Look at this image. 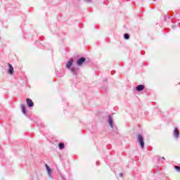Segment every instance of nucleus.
Listing matches in <instances>:
<instances>
[{"label":"nucleus","mask_w":180,"mask_h":180,"mask_svg":"<svg viewBox=\"0 0 180 180\" xmlns=\"http://www.w3.org/2000/svg\"><path fill=\"white\" fill-rule=\"evenodd\" d=\"M137 141L139 143L141 148H144V137H143L141 134L137 135Z\"/></svg>","instance_id":"f257e3e1"},{"label":"nucleus","mask_w":180,"mask_h":180,"mask_svg":"<svg viewBox=\"0 0 180 180\" xmlns=\"http://www.w3.org/2000/svg\"><path fill=\"white\" fill-rule=\"evenodd\" d=\"M86 61V58H81L77 61V65L81 67Z\"/></svg>","instance_id":"f03ea898"},{"label":"nucleus","mask_w":180,"mask_h":180,"mask_svg":"<svg viewBox=\"0 0 180 180\" xmlns=\"http://www.w3.org/2000/svg\"><path fill=\"white\" fill-rule=\"evenodd\" d=\"M26 102L28 108H33L34 106V103H33V101H32V99L27 98Z\"/></svg>","instance_id":"7ed1b4c3"},{"label":"nucleus","mask_w":180,"mask_h":180,"mask_svg":"<svg viewBox=\"0 0 180 180\" xmlns=\"http://www.w3.org/2000/svg\"><path fill=\"white\" fill-rule=\"evenodd\" d=\"M8 73L10 75H13V72H14L13 66H12L11 63H8Z\"/></svg>","instance_id":"20e7f679"},{"label":"nucleus","mask_w":180,"mask_h":180,"mask_svg":"<svg viewBox=\"0 0 180 180\" xmlns=\"http://www.w3.org/2000/svg\"><path fill=\"white\" fill-rule=\"evenodd\" d=\"M72 63H74V58H71L68 62L66 64L67 68H71V66L72 65Z\"/></svg>","instance_id":"39448f33"},{"label":"nucleus","mask_w":180,"mask_h":180,"mask_svg":"<svg viewBox=\"0 0 180 180\" xmlns=\"http://www.w3.org/2000/svg\"><path fill=\"white\" fill-rule=\"evenodd\" d=\"M108 123H109L110 127H112V129H113V127H114L113 120L112 119V116H110V115L108 116Z\"/></svg>","instance_id":"423d86ee"},{"label":"nucleus","mask_w":180,"mask_h":180,"mask_svg":"<svg viewBox=\"0 0 180 180\" xmlns=\"http://www.w3.org/2000/svg\"><path fill=\"white\" fill-rule=\"evenodd\" d=\"M174 137H176V139H178L179 137V130H178V128L174 129Z\"/></svg>","instance_id":"0eeeda50"},{"label":"nucleus","mask_w":180,"mask_h":180,"mask_svg":"<svg viewBox=\"0 0 180 180\" xmlns=\"http://www.w3.org/2000/svg\"><path fill=\"white\" fill-rule=\"evenodd\" d=\"M45 167L46 168V171L48 172V175L49 176H51V169L50 168V167H49V165H46Z\"/></svg>","instance_id":"6e6552de"},{"label":"nucleus","mask_w":180,"mask_h":180,"mask_svg":"<svg viewBox=\"0 0 180 180\" xmlns=\"http://www.w3.org/2000/svg\"><path fill=\"white\" fill-rule=\"evenodd\" d=\"M143 89H144V85H143V84H141V85H139L138 86H136V91H138L139 92L140 91H143Z\"/></svg>","instance_id":"1a4fd4ad"},{"label":"nucleus","mask_w":180,"mask_h":180,"mask_svg":"<svg viewBox=\"0 0 180 180\" xmlns=\"http://www.w3.org/2000/svg\"><path fill=\"white\" fill-rule=\"evenodd\" d=\"M21 110L24 115H26V105L21 104Z\"/></svg>","instance_id":"9d476101"},{"label":"nucleus","mask_w":180,"mask_h":180,"mask_svg":"<svg viewBox=\"0 0 180 180\" xmlns=\"http://www.w3.org/2000/svg\"><path fill=\"white\" fill-rule=\"evenodd\" d=\"M58 146H59L60 150H64V148L65 147V146L64 145L63 143H60Z\"/></svg>","instance_id":"9b49d317"},{"label":"nucleus","mask_w":180,"mask_h":180,"mask_svg":"<svg viewBox=\"0 0 180 180\" xmlns=\"http://www.w3.org/2000/svg\"><path fill=\"white\" fill-rule=\"evenodd\" d=\"M71 71L73 72V74H77V68L75 67L71 68Z\"/></svg>","instance_id":"f8f14e48"},{"label":"nucleus","mask_w":180,"mask_h":180,"mask_svg":"<svg viewBox=\"0 0 180 180\" xmlns=\"http://www.w3.org/2000/svg\"><path fill=\"white\" fill-rule=\"evenodd\" d=\"M124 39H126V40H128V39H130V36H129V34H124Z\"/></svg>","instance_id":"ddd939ff"},{"label":"nucleus","mask_w":180,"mask_h":180,"mask_svg":"<svg viewBox=\"0 0 180 180\" xmlns=\"http://www.w3.org/2000/svg\"><path fill=\"white\" fill-rule=\"evenodd\" d=\"M176 171H177V172H180V167L179 166H175L174 167Z\"/></svg>","instance_id":"4468645a"},{"label":"nucleus","mask_w":180,"mask_h":180,"mask_svg":"<svg viewBox=\"0 0 180 180\" xmlns=\"http://www.w3.org/2000/svg\"><path fill=\"white\" fill-rule=\"evenodd\" d=\"M86 2H91V0H86Z\"/></svg>","instance_id":"2eb2a0df"},{"label":"nucleus","mask_w":180,"mask_h":180,"mask_svg":"<svg viewBox=\"0 0 180 180\" xmlns=\"http://www.w3.org/2000/svg\"><path fill=\"white\" fill-rule=\"evenodd\" d=\"M120 176H123V173H120Z\"/></svg>","instance_id":"dca6fc26"},{"label":"nucleus","mask_w":180,"mask_h":180,"mask_svg":"<svg viewBox=\"0 0 180 180\" xmlns=\"http://www.w3.org/2000/svg\"><path fill=\"white\" fill-rule=\"evenodd\" d=\"M162 159H163V160H165V158H162Z\"/></svg>","instance_id":"f3484780"},{"label":"nucleus","mask_w":180,"mask_h":180,"mask_svg":"<svg viewBox=\"0 0 180 180\" xmlns=\"http://www.w3.org/2000/svg\"><path fill=\"white\" fill-rule=\"evenodd\" d=\"M179 85H180V82H179Z\"/></svg>","instance_id":"a211bd4d"}]
</instances>
